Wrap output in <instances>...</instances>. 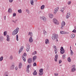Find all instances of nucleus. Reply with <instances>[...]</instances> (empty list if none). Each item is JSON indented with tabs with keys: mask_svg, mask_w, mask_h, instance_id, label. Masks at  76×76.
<instances>
[{
	"mask_svg": "<svg viewBox=\"0 0 76 76\" xmlns=\"http://www.w3.org/2000/svg\"><path fill=\"white\" fill-rule=\"evenodd\" d=\"M53 15L52 14H49V18H53Z\"/></svg>",
	"mask_w": 76,
	"mask_h": 76,
	"instance_id": "2eb2a0df",
	"label": "nucleus"
},
{
	"mask_svg": "<svg viewBox=\"0 0 76 76\" xmlns=\"http://www.w3.org/2000/svg\"><path fill=\"white\" fill-rule=\"evenodd\" d=\"M26 54L25 53H24L23 55L22 56V57L24 61H26V59L25 58H26Z\"/></svg>",
	"mask_w": 76,
	"mask_h": 76,
	"instance_id": "20e7f679",
	"label": "nucleus"
},
{
	"mask_svg": "<svg viewBox=\"0 0 76 76\" xmlns=\"http://www.w3.org/2000/svg\"><path fill=\"white\" fill-rule=\"evenodd\" d=\"M40 19H42V20H43L44 21H45V20H46V18L44 16L40 17Z\"/></svg>",
	"mask_w": 76,
	"mask_h": 76,
	"instance_id": "9d476101",
	"label": "nucleus"
},
{
	"mask_svg": "<svg viewBox=\"0 0 76 76\" xmlns=\"http://www.w3.org/2000/svg\"><path fill=\"white\" fill-rule=\"evenodd\" d=\"M70 50L71 51V53H70L71 55V56H72V55L73 54V51L72 50H71V49H70Z\"/></svg>",
	"mask_w": 76,
	"mask_h": 76,
	"instance_id": "c85d7f7f",
	"label": "nucleus"
},
{
	"mask_svg": "<svg viewBox=\"0 0 76 76\" xmlns=\"http://www.w3.org/2000/svg\"><path fill=\"white\" fill-rule=\"evenodd\" d=\"M16 39L17 41H19V39H18V35L17 34L16 36Z\"/></svg>",
	"mask_w": 76,
	"mask_h": 76,
	"instance_id": "473e14b6",
	"label": "nucleus"
},
{
	"mask_svg": "<svg viewBox=\"0 0 76 76\" xmlns=\"http://www.w3.org/2000/svg\"><path fill=\"white\" fill-rule=\"evenodd\" d=\"M22 50H23L22 49H20L19 51V53H20V52H22Z\"/></svg>",
	"mask_w": 76,
	"mask_h": 76,
	"instance_id": "a19ab883",
	"label": "nucleus"
},
{
	"mask_svg": "<svg viewBox=\"0 0 76 76\" xmlns=\"http://www.w3.org/2000/svg\"><path fill=\"white\" fill-rule=\"evenodd\" d=\"M65 22L64 21H63L61 23V28L63 29V27L65 26Z\"/></svg>",
	"mask_w": 76,
	"mask_h": 76,
	"instance_id": "6e6552de",
	"label": "nucleus"
},
{
	"mask_svg": "<svg viewBox=\"0 0 76 76\" xmlns=\"http://www.w3.org/2000/svg\"><path fill=\"white\" fill-rule=\"evenodd\" d=\"M43 33H44V35L47 34V32H46V31H45V30H44Z\"/></svg>",
	"mask_w": 76,
	"mask_h": 76,
	"instance_id": "e433bc0d",
	"label": "nucleus"
},
{
	"mask_svg": "<svg viewBox=\"0 0 76 76\" xmlns=\"http://www.w3.org/2000/svg\"><path fill=\"white\" fill-rule=\"evenodd\" d=\"M15 69L16 70H18V67H17V66L15 67Z\"/></svg>",
	"mask_w": 76,
	"mask_h": 76,
	"instance_id": "5fc2aeb1",
	"label": "nucleus"
},
{
	"mask_svg": "<svg viewBox=\"0 0 76 76\" xmlns=\"http://www.w3.org/2000/svg\"><path fill=\"white\" fill-rule=\"evenodd\" d=\"M60 50L61 54H63L64 53V52H65V50H64V49H63V47H61V48Z\"/></svg>",
	"mask_w": 76,
	"mask_h": 76,
	"instance_id": "0eeeda50",
	"label": "nucleus"
},
{
	"mask_svg": "<svg viewBox=\"0 0 76 76\" xmlns=\"http://www.w3.org/2000/svg\"><path fill=\"white\" fill-rule=\"evenodd\" d=\"M68 61L69 62H70V61H71V59H70V58L69 57L68 58Z\"/></svg>",
	"mask_w": 76,
	"mask_h": 76,
	"instance_id": "72a5a7b5",
	"label": "nucleus"
},
{
	"mask_svg": "<svg viewBox=\"0 0 76 76\" xmlns=\"http://www.w3.org/2000/svg\"><path fill=\"white\" fill-rule=\"evenodd\" d=\"M23 48V47H21V49H22V50Z\"/></svg>",
	"mask_w": 76,
	"mask_h": 76,
	"instance_id": "13d9d810",
	"label": "nucleus"
},
{
	"mask_svg": "<svg viewBox=\"0 0 76 76\" xmlns=\"http://www.w3.org/2000/svg\"><path fill=\"white\" fill-rule=\"evenodd\" d=\"M18 12L20 13H22V10H18Z\"/></svg>",
	"mask_w": 76,
	"mask_h": 76,
	"instance_id": "c9c22d12",
	"label": "nucleus"
},
{
	"mask_svg": "<svg viewBox=\"0 0 76 76\" xmlns=\"http://www.w3.org/2000/svg\"><path fill=\"white\" fill-rule=\"evenodd\" d=\"M28 33H29L28 35H30V36H31V37L33 35V34H32V33L29 32Z\"/></svg>",
	"mask_w": 76,
	"mask_h": 76,
	"instance_id": "2f4dec72",
	"label": "nucleus"
},
{
	"mask_svg": "<svg viewBox=\"0 0 76 76\" xmlns=\"http://www.w3.org/2000/svg\"><path fill=\"white\" fill-rule=\"evenodd\" d=\"M6 37L7 38V41H10V37L9 36V35H7Z\"/></svg>",
	"mask_w": 76,
	"mask_h": 76,
	"instance_id": "f3484780",
	"label": "nucleus"
},
{
	"mask_svg": "<svg viewBox=\"0 0 76 76\" xmlns=\"http://www.w3.org/2000/svg\"><path fill=\"white\" fill-rule=\"evenodd\" d=\"M37 56H35L33 57V61H34V60H35L36 59H37Z\"/></svg>",
	"mask_w": 76,
	"mask_h": 76,
	"instance_id": "412c9836",
	"label": "nucleus"
},
{
	"mask_svg": "<svg viewBox=\"0 0 76 76\" xmlns=\"http://www.w3.org/2000/svg\"><path fill=\"white\" fill-rule=\"evenodd\" d=\"M57 58H58V55L56 54V55L55 58H54L55 61H57Z\"/></svg>",
	"mask_w": 76,
	"mask_h": 76,
	"instance_id": "aec40b11",
	"label": "nucleus"
},
{
	"mask_svg": "<svg viewBox=\"0 0 76 76\" xmlns=\"http://www.w3.org/2000/svg\"><path fill=\"white\" fill-rule=\"evenodd\" d=\"M43 69H41L39 70V75H43Z\"/></svg>",
	"mask_w": 76,
	"mask_h": 76,
	"instance_id": "423d86ee",
	"label": "nucleus"
},
{
	"mask_svg": "<svg viewBox=\"0 0 76 76\" xmlns=\"http://www.w3.org/2000/svg\"><path fill=\"white\" fill-rule=\"evenodd\" d=\"M8 12L9 13H11L12 12V10L11 8H9L8 10Z\"/></svg>",
	"mask_w": 76,
	"mask_h": 76,
	"instance_id": "cd10ccee",
	"label": "nucleus"
},
{
	"mask_svg": "<svg viewBox=\"0 0 76 76\" xmlns=\"http://www.w3.org/2000/svg\"><path fill=\"white\" fill-rule=\"evenodd\" d=\"M49 41L48 39H46L45 40V44H49Z\"/></svg>",
	"mask_w": 76,
	"mask_h": 76,
	"instance_id": "393cba45",
	"label": "nucleus"
},
{
	"mask_svg": "<svg viewBox=\"0 0 76 76\" xmlns=\"http://www.w3.org/2000/svg\"><path fill=\"white\" fill-rule=\"evenodd\" d=\"M26 12H27V13H29V10H26Z\"/></svg>",
	"mask_w": 76,
	"mask_h": 76,
	"instance_id": "37998d69",
	"label": "nucleus"
},
{
	"mask_svg": "<svg viewBox=\"0 0 76 76\" xmlns=\"http://www.w3.org/2000/svg\"><path fill=\"white\" fill-rule=\"evenodd\" d=\"M37 66V64L35 62L33 64V66Z\"/></svg>",
	"mask_w": 76,
	"mask_h": 76,
	"instance_id": "79ce46f5",
	"label": "nucleus"
},
{
	"mask_svg": "<svg viewBox=\"0 0 76 76\" xmlns=\"http://www.w3.org/2000/svg\"><path fill=\"white\" fill-rule=\"evenodd\" d=\"M75 45H76V43H75Z\"/></svg>",
	"mask_w": 76,
	"mask_h": 76,
	"instance_id": "338daca9",
	"label": "nucleus"
},
{
	"mask_svg": "<svg viewBox=\"0 0 76 76\" xmlns=\"http://www.w3.org/2000/svg\"><path fill=\"white\" fill-rule=\"evenodd\" d=\"M18 20L16 19L15 20V22H17V21Z\"/></svg>",
	"mask_w": 76,
	"mask_h": 76,
	"instance_id": "bf43d9fd",
	"label": "nucleus"
},
{
	"mask_svg": "<svg viewBox=\"0 0 76 76\" xmlns=\"http://www.w3.org/2000/svg\"><path fill=\"white\" fill-rule=\"evenodd\" d=\"M29 41L30 42H33V39H32V37H30Z\"/></svg>",
	"mask_w": 76,
	"mask_h": 76,
	"instance_id": "dca6fc26",
	"label": "nucleus"
},
{
	"mask_svg": "<svg viewBox=\"0 0 76 76\" xmlns=\"http://www.w3.org/2000/svg\"><path fill=\"white\" fill-rule=\"evenodd\" d=\"M16 15V13H14L13 14V16L14 17V16H15Z\"/></svg>",
	"mask_w": 76,
	"mask_h": 76,
	"instance_id": "3c124183",
	"label": "nucleus"
},
{
	"mask_svg": "<svg viewBox=\"0 0 76 76\" xmlns=\"http://www.w3.org/2000/svg\"><path fill=\"white\" fill-rule=\"evenodd\" d=\"M19 69H21L22 68V64L21 63H19V66H18Z\"/></svg>",
	"mask_w": 76,
	"mask_h": 76,
	"instance_id": "4468645a",
	"label": "nucleus"
},
{
	"mask_svg": "<svg viewBox=\"0 0 76 76\" xmlns=\"http://www.w3.org/2000/svg\"><path fill=\"white\" fill-rule=\"evenodd\" d=\"M72 32H75V33H76V30L74 29V30L72 31Z\"/></svg>",
	"mask_w": 76,
	"mask_h": 76,
	"instance_id": "a18cd8bd",
	"label": "nucleus"
},
{
	"mask_svg": "<svg viewBox=\"0 0 76 76\" xmlns=\"http://www.w3.org/2000/svg\"><path fill=\"white\" fill-rule=\"evenodd\" d=\"M33 75H37V72L36 70H34V71L33 73Z\"/></svg>",
	"mask_w": 76,
	"mask_h": 76,
	"instance_id": "5701e85b",
	"label": "nucleus"
},
{
	"mask_svg": "<svg viewBox=\"0 0 76 76\" xmlns=\"http://www.w3.org/2000/svg\"><path fill=\"white\" fill-rule=\"evenodd\" d=\"M58 38V35L57 34H53V37L52 38V39L53 40H55L56 41H58V39L57 38Z\"/></svg>",
	"mask_w": 76,
	"mask_h": 76,
	"instance_id": "f03ea898",
	"label": "nucleus"
},
{
	"mask_svg": "<svg viewBox=\"0 0 76 76\" xmlns=\"http://www.w3.org/2000/svg\"><path fill=\"white\" fill-rule=\"evenodd\" d=\"M70 16V14L69 13H67L66 17V19H68Z\"/></svg>",
	"mask_w": 76,
	"mask_h": 76,
	"instance_id": "ddd939ff",
	"label": "nucleus"
},
{
	"mask_svg": "<svg viewBox=\"0 0 76 76\" xmlns=\"http://www.w3.org/2000/svg\"><path fill=\"white\" fill-rule=\"evenodd\" d=\"M10 60H12V58H13V56H10Z\"/></svg>",
	"mask_w": 76,
	"mask_h": 76,
	"instance_id": "c03bdc74",
	"label": "nucleus"
},
{
	"mask_svg": "<svg viewBox=\"0 0 76 76\" xmlns=\"http://www.w3.org/2000/svg\"><path fill=\"white\" fill-rule=\"evenodd\" d=\"M54 48H55V50H56V49H57V47H56V46H54L53 47Z\"/></svg>",
	"mask_w": 76,
	"mask_h": 76,
	"instance_id": "8fccbe9b",
	"label": "nucleus"
},
{
	"mask_svg": "<svg viewBox=\"0 0 76 76\" xmlns=\"http://www.w3.org/2000/svg\"><path fill=\"white\" fill-rule=\"evenodd\" d=\"M3 56H1L0 58V61H1L3 60Z\"/></svg>",
	"mask_w": 76,
	"mask_h": 76,
	"instance_id": "f704fd0d",
	"label": "nucleus"
},
{
	"mask_svg": "<svg viewBox=\"0 0 76 76\" xmlns=\"http://www.w3.org/2000/svg\"><path fill=\"white\" fill-rule=\"evenodd\" d=\"M58 75V73H55V76H57Z\"/></svg>",
	"mask_w": 76,
	"mask_h": 76,
	"instance_id": "49530a36",
	"label": "nucleus"
},
{
	"mask_svg": "<svg viewBox=\"0 0 76 76\" xmlns=\"http://www.w3.org/2000/svg\"><path fill=\"white\" fill-rule=\"evenodd\" d=\"M44 8H45V5H42L41 7V9L42 10L44 9Z\"/></svg>",
	"mask_w": 76,
	"mask_h": 76,
	"instance_id": "a878e982",
	"label": "nucleus"
},
{
	"mask_svg": "<svg viewBox=\"0 0 76 76\" xmlns=\"http://www.w3.org/2000/svg\"><path fill=\"white\" fill-rule=\"evenodd\" d=\"M58 9H59V7H56L55 8L54 11V15H56V13L58 12Z\"/></svg>",
	"mask_w": 76,
	"mask_h": 76,
	"instance_id": "39448f33",
	"label": "nucleus"
},
{
	"mask_svg": "<svg viewBox=\"0 0 76 76\" xmlns=\"http://www.w3.org/2000/svg\"><path fill=\"white\" fill-rule=\"evenodd\" d=\"M35 1H37V0H35Z\"/></svg>",
	"mask_w": 76,
	"mask_h": 76,
	"instance_id": "680f3d73",
	"label": "nucleus"
},
{
	"mask_svg": "<svg viewBox=\"0 0 76 76\" xmlns=\"http://www.w3.org/2000/svg\"><path fill=\"white\" fill-rule=\"evenodd\" d=\"M6 16H4V20H6Z\"/></svg>",
	"mask_w": 76,
	"mask_h": 76,
	"instance_id": "6e6d98bb",
	"label": "nucleus"
},
{
	"mask_svg": "<svg viewBox=\"0 0 76 76\" xmlns=\"http://www.w3.org/2000/svg\"><path fill=\"white\" fill-rule=\"evenodd\" d=\"M9 1L10 3H12L13 1V0H9Z\"/></svg>",
	"mask_w": 76,
	"mask_h": 76,
	"instance_id": "603ef678",
	"label": "nucleus"
},
{
	"mask_svg": "<svg viewBox=\"0 0 76 76\" xmlns=\"http://www.w3.org/2000/svg\"><path fill=\"white\" fill-rule=\"evenodd\" d=\"M65 10V8H64V7L61 8V9L60 10H61V12H62V13H63V12H64L63 10Z\"/></svg>",
	"mask_w": 76,
	"mask_h": 76,
	"instance_id": "b1692460",
	"label": "nucleus"
},
{
	"mask_svg": "<svg viewBox=\"0 0 76 76\" xmlns=\"http://www.w3.org/2000/svg\"><path fill=\"white\" fill-rule=\"evenodd\" d=\"M70 36L71 38H74L75 37V35L74 34H72Z\"/></svg>",
	"mask_w": 76,
	"mask_h": 76,
	"instance_id": "6ab92c4d",
	"label": "nucleus"
},
{
	"mask_svg": "<svg viewBox=\"0 0 76 76\" xmlns=\"http://www.w3.org/2000/svg\"><path fill=\"white\" fill-rule=\"evenodd\" d=\"M37 54V52L36 51H35L34 52V53H32V55H35V54Z\"/></svg>",
	"mask_w": 76,
	"mask_h": 76,
	"instance_id": "58836bf2",
	"label": "nucleus"
},
{
	"mask_svg": "<svg viewBox=\"0 0 76 76\" xmlns=\"http://www.w3.org/2000/svg\"><path fill=\"white\" fill-rule=\"evenodd\" d=\"M6 76H8V75H6Z\"/></svg>",
	"mask_w": 76,
	"mask_h": 76,
	"instance_id": "69168bd1",
	"label": "nucleus"
},
{
	"mask_svg": "<svg viewBox=\"0 0 76 76\" xmlns=\"http://www.w3.org/2000/svg\"><path fill=\"white\" fill-rule=\"evenodd\" d=\"M32 59L31 58H28V63H31L32 62Z\"/></svg>",
	"mask_w": 76,
	"mask_h": 76,
	"instance_id": "f8f14e48",
	"label": "nucleus"
},
{
	"mask_svg": "<svg viewBox=\"0 0 76 76\" xmlns=\"http://www.w3.org/2000/svg\"><path fill=\"white\" fill-rule=\"evenodd\" d=\"M19 31V28H17L16 29H15L12 32V35H15L16 34L18 33Z\"/></svg>",
	"mask_w": 76,
	"mask_h": 76,
	"instance_id": "f257e3e1",
	"label": "nucleus"
},
{
	"mask_svg": "<svg viewBox=\"0 0 76 76\" xmlns=\"http://www.w3.org/2000/svg\"><path fill=\"white\" fill-rule=\"evenodd\" d=\"M65 57H66V55H64L63 56V58H65Z\"/></svg>",
	"mask_w": 76,
	"mask_h": 76,
	"instance_id": "de8ad7c7",
	"label": "nucleus"
},
{
	"mask_svg": "<svg viewBox=\"0 0 76 76\" xmlns=\"http://www.w3.org/2000/svg\"><path fill=\"white\" fill-rule=\"evenodd\" d=\"M75 70L76 69H75V68H73L71 70V71L72 72H75Z\"/></svg>",
	"mask_w": 76,
	"mask_h": 76,
	"instance_id": "7c9ffc66",
	"label": "nucleus"
},
{
	"mask_svg": "<svg viewBox=\"0 0 76 76\" xmlns=\"http://www.w3.org/2000/svg\"><path fill=\"white\" fill-rule=\"evenodd\" d=\"M30 48V47H29V45L28 44H27V46H26V51H29Z\"/></svg>",
	"mask_w": 76,
	"mask_h": 76,
	"instance_id": "1a4fd4ad",
	"label": "nucleus"
},
{
	"mask_svg": "<svg viewBox=\"0 0 76 76\" xmlns=\"http://www.w3.org/2000/svg\"><path fill=\"white\" fill-rule=\"evenodd\" d=\"M29 66L28 65L27 67V69H26V72L27 73H29Z\"/></svg>",
	"mask_w": 76,
	"mask_h": 76,
	"instance_id": "9b49d317",
	"label": "nucleus"
},
{
	"mask_svg": "<svg viewBox=\"0 0 76 76\" xmlns=\"http://www.w3.org/2000/svg\"><path fill=\"white\" fill-rule=\"evenodd\" d=\"M74 28H75V29H76V26H75Z\"/></svg>",
	"mask_w": 76,
	"mask_h": 76,
	"instance_id": "052dcab7",
	"label": "nucleus"
},
{
	"mask_svg": "<svg viewBox=\"0 0 76 76\" xmlns=\"http://www.w3.org/2000/svg\"><path fill=\"white\" fill-rule=\"evenodd\" d=\"M60 33L61 34H67V32H66L64 31H61Z\"/></svg>",
	"mask_w": 76,
	"mask_h": 76,
	"instance_id": "a211bd4d",
	"label": "nucleus"
},
{
	"mask_svg": "<svg viewBox=\"0 0 76 76\" xmlns=\"http://www.w3.org/2000/svg\"><path fill=\"white\" fill-rule=\"evenodd\" d=\"M30 3L31 4V5H34V0H31Z\"/></svg>",
	"mask_w": 76,
	"mask_h": 76,
	"instance_id": "4be33fe9",
	"label": "nucleus"
},
{
	"mask_svg": "<svg viewBox=\"0 0 76 76\" xmlns=\"http://www.w3.org/2000/svg\"><path fill=\"white\" fill-rule=\"evenodd\" d=\"M61 76H64V75H62Z\"/></svg>",
	"mask_w": 76,
	"mask_h": 76,
	"instance_id": "0e129e2a",
	"label": "nucleus"
},
{
	"mask_svg": "<svg viewBox=\"0 0 76 76\" xmlns=\"http://www.w3.org/2000/svg\"><path fill=\"white\" fill-rule=\"evenodd\" d=\"M72 67H73V68H75V65H72Z\"/></svg>",
	"mask_w": 76,
	"mask_h": 76,
	"instance_id": "864d4df0",
	"label": "nucleus"
},
{
	"mask_svg": "<svg viewBox=\"0 0 76 76\" xmlns=\"http://www.w3.org/2000/svg\"><path fill=\"white\" fill-rule=\"evenodd\" d=\"M68 4L70 5L71 4V1H70L68 2L67 3Z\"/></svg>",
	"mask_w": 76,
	"mask_h": 76,
	"instance_id": "ea45409f",
	"label": "nucleus"
},
{
	"mask_svg": "<svg viewBox=\"0 0 76 76\" xmlns=\"http://www.w3.org/2000/svg\"><path fill=\"white\" fill-rule=\"evenodd\" d=\"M15 69V65H12L11 67V69L13 70V69Z\"/></svg>",
	"mask_w": 76,
	"mask_h": 76,
	"instance_id": "bb28decb",
	"label": "nucleus"
},
{
	"mask_svg": "<svg viewBox=\"0 0 76 76\" xmlns=\"http://www.w3.org/2000/svg\"><path fill=\"white\" fill-rule=\"evenodd\" d=\"M53 22L56 25H58L59 24V22L56 19L54 18L53 19Z\"/></svg>",
	"mask_w": 76,
	"mask_h": 76,
	"instance_id": "7ed1b4c3",
	"label": "nucleus"
},
{
	"mask_svg": "<svg viewBox=\"0 0 76 76\" xmlns=\"http://www.w3.org/2000/svg\"><path fill=\"white\" fill-rule=\"evenodd\" d=\"M62 62V61H61V60H59V63L60 64L61 63V62Z\"/></svg>",
	"mask_w": 76,
	"mask_h": 76,
	"instance_id": "09e8293b",
	"label": "nucleus"
},
{
	"mask_svg": "<svg viewBox=\"0 0 76 76\" xmlns=\"http://www.w3.org/2000/svg\"><path fill=\"white\" fill-rule=\"evenodd\" d=\"M4 35H7V31H5L4 32Z\"/></svg>",
	"mask_w": 76,
	"mask_h": 76,
	"instance_id": "4c0bfd02",
	"label": "nucleus"
},
{
	"mask_svg": "<svg viewBox=\"0 0 76 76\" xmlns=\"http://www.w3.org/2000/svg\"><path fill=\"white\" fill-rule=\"evenodd\" d=\"M12 22H14V23H16V22H15V21L12 20Z\"/></svg>",
	"mask_w": 76,
	"mask_h": 76,
	"instance_id": "4d7b16f0",
	"label": "nucleus"
},
{
	"mask_svg": "<svg viewBox=\"0 0 76 76\" xmlns=\"http://www.w3.org/2000/svg\"><path fill=\"white\" fill-rule=\"evenodd\" d=\"M57 51H58V50L57 49H56L54 50V52H55V54H57Z\"/></svg>",
	"mask_w": 76,
	"mask_h": 76,
	"instance_id": "c756f323",
	"label": "nucleus"
},
{
	"mask_svg": "<svg viewBox=\"0 0 76 76\" xmlns=\"http://www.w3.org/2000/svg\"><path fill=\"white\" fill-rule=\"evenodd\" d=\"M72 48V47H71V46L70 47V49H71V48Z\"/></svg>",
	"mask_w": 76,
	"mask_h": 76,
	"instance_id": "e2e57ef3",
	"label": "nucleus"
}]
</instances>
